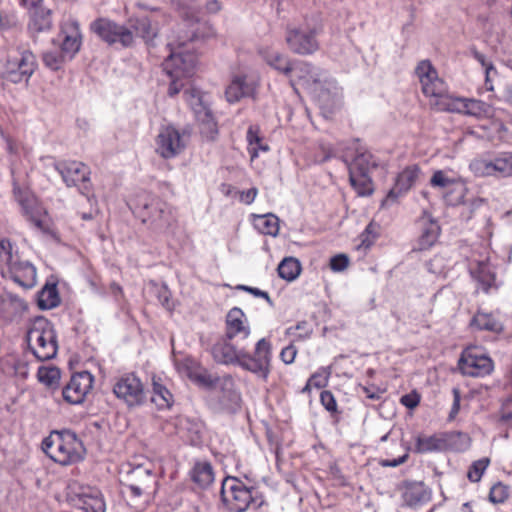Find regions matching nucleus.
<instances>
[{
	"mask_svg": "<svg viewBox=\"0 0 512 512\" xmlns=\"http://www.w3.org/2000/svg\"><path fill=\"white\" fill-rule=\"evenodd\" d=\"M231 341L232 339L225 336L216 341L211 347L213 359L223 365H238L266 382L271 373V343L266 338H261L250 354L242 349L238 350Z\"/></svg>",
	"mask_w": 512,
	"mask_h": 512,
	"instance_id": "obj_1",
	"label": "nucleus"
},
{
	"mask_svg": "<svg viewBox=\"0 0 512 512\" xmlns=\"http://www.w3.org/2000/svg\"><path fill=\"white\" fill-rule=\"evenodd\" d=\"M44 453L61 465L76 463L83 458L84 447L74 432H52L42 443Z\"/></svg>",
	"mask_w": 512,
	"mask_h": 512,
	"instance_id": "obj_2",
	"label": "nucleus"
},
{
	"mask_svg": "<svg viewBox=\"0 0 512 512\" xmlns=\"http://www.w3.org/2000/svg\"><path fill=\"white\" fill-rule=\"evenodd\" d=\"M29 349L40 361L54 358L57 354L58 343L53 324L44 317H36L26 335Z\"/></svg>",
	"mask_w": 512,
	"mask_h": 512,
	"instance_id": "obj_3",
	"label": "nucleus"
},
{
	"mask_svg": "<svg viewBox=\"0 0 512 512\" xmlns=\"http://www.w3.org/2000/svg\"><path fill=\"white\" fill-rule=\"evenodd\" d=\"M222 500L232 512H245L251 506L260 507L263 503L257 497V491L246 487L242 481L228 477L222 483Z\"/></svg>",
	"mask_w": 512,
	"mask_h": 512,
	"instance_id": "obj_4",
	"label": "nucleus"
},
{
	"mask_svg": "<svg viewBox=\"0 0 512 512\" xmlns=\"http://www.w3.org/2000/svg\"><path fill=\"white\" fill-rule=\"evenodd\" d=\"M416 74L423 93L430 98V105L438 111H445L453 95L448 93L445 81L434 66H417Z\"/></svg>",
	"mask_w": 512,
	"mask_h": 512,
	"instance_id": "obj_5",
	"label": "nucleus"
},
{
	"mask_svg": "<svg viewBox=\"0 0 512 512\" xmlns=\"http://www.w3.org/2000/svg\"><path fill=\"white\" fill-rule=\"evenodd\" d=\"M319 32L320 27L308 20L289 25L286 29V43L292 52L300 55H310L319 48L317 40Z\"/></svg>",
	"mask_w": 512,
	"mask_h": 512,
	"instance_id": "obj_6",
	"label": "nucleus"
},
{
	"mask_svg": "<svg viewBox=\"0 0 512 512\" xmlns=\"http://www.w3.org/2000/svg\"><path fill=\"white\" fill-rule=\"evenodd\" d=\"M142 220L156 232L167 233L176 223L173 207L159 198H149L143 203Z\"/></svg>",
	"mask_w": 512,
	"mask_h": 512,
	"instance_id": "obj_7",
	"label": "nucleus"
},
{
	"mask_svg": "<svg viewBox=\"0 0 512 512\" xmlns=\"http://www.w3.org/2000/svg\"><path fill=\"white\" fill-rule=\"evenodd\" d=\"M14 198L21 208L22 216L35 228L45 231L48 228V214L38 198L29 190L19 186L13 188Z\"/></svg>",
	"mask_w": 512,
	"mask_h": 512,
	"instance_id": "obj_8",
	"label": "nucleus"
},
{
	"mask_svg": "<svg viewBox=\"0 0 512 512\" xmlns=\"http://www.w3.org/2000/svg\"><path fill=\"white\" fill-rule=\"evenodd\" d=\"M189 133L178 130L174 126L161 128L156 138V152L165 159L174 158L180 154L189 141Z\"/></svg>",
	"mask_w": 512,
	"mask_h": 512,
	"instance_id": "obj_9",
	"label": "nucleus"
},
{
	"mask_svg": "<svg viewBox=\"0 0 512 512\" xmlns=\"http://www.w3.org/2000/svg\"><path fill=\"white\" fill-rule=\"evenodd\" d=\"M67 187H78L83 195L90 191V170L82 162L60 161L53 163Z\"/></svg>",
	"mask_w": 512,
	"mask_h": 512,
	"instance_id": "obj_10",
	"label": "nucleus"
},
{
	"mask_svg": "<svg viewBox=\"0 0 512 512\" xmlns=\"http://www.w3.org/2000/svg\"><path fill=\"white\" fill-rule=\"evenodd\" d=\"M113 393L129 407L139 406L145 400L143 384L133 373H127L118 377L113 385Z\"/></svg>",
	"mask_w": 512,
	"mask_h": 512,
	"instance_id": "obj_11",
	"label": "nucleus"
},
{
	"mask_svg": "<svg viewBox=\"0 0 512 512\" xmlns=\"http://www.w3.org/2000/svg\"><path fill=\"white\" fill-rule=\"evenodd\" d=\"M458 368L465 376L484 377L493 371L494 364L489 356L474 348H468L463 351L458 361Z\"/></svg>",
	"mask_w": 512,
	"mask_h": 512,
	"instance_id": "obj_12",
	"label": "nucleus"
},
{
	"mask_svg": "<svg viewBox=\"0 0 512 512\" xmlns=\"http://www.w3.org/2000/svg\"><path fill=\"white\" fill-rule=\"evenodd\" d=\"M92 30L109 44L120 43L124 47L133 44V33L130 29L107 19H98L91 25Z\"/></svg>",
	"mask_w": 512,
	"mask_h": 512,
	"instance_id": "obj_13",
	"label": "nucleus"
},
{
	"mask_svg": "<svg viewBox=\"0 0 512 512\" xmlns=\"http://www.w3.org/2000/svg\"><path fill=\"white\" fill-rule=\"evenodd\" d=\"M94 377L88 371L72 375L70 381L63 388L62 394L66 402L77 405L83 403L87 394L93 387Z\"/></svg>",
	"mask_w": 512,
	"mask_h": 512,
	"instance_id": "obj_14",
	"label": "nucleus"
},
{
	"mask_svg": "<svg viewBox=\"0 0 512 512\" xmlns=\"http://www.w3.org/2000/svg\"><path fill=\"white\" fill-rule=\"evenodd\" d=\"M420 173L421 170L417 165L407 166L403 171H401L396 178L393 188L384 199L383 204L389 205L390 203L395 202L399 197L406 194L415 184Z\"/></svg>",
	"mask_w": 512,
	"mask_h": 512,
	"instance_id": "obj_15",
	"label": "nucleus"
},
{
	"mask_svg": "<svg viewBox=\"0 0 512 512\" xmlns=\"http://www.w3.org/2000/svg\"><path fill=\"white\" fill-rule=\"evenodd\" d=\"M350 150H353L354 154L347 152L344 156L349 173H370V170L375 166L372 155L364 147L360 146L358 140L352 142Z\"/></svg>",
	"mask_w": 512,
	"mask_h": 512,
	"instance_id": "obj_16",
	"label": "nucleus"
},
{
	"mask_svg": "<svg viewBox=\"0 0 512 512\" xmlns=\"http://www.w3.org/2000/svg\"><path fill=\"white\" fill-rule=\"evenodd\" d=\"M250 335L247 318L240 308H232L226 316L225 337L228 339H246Z\"/></svg>",
	"mask_w": 512,
	"mask_h": 512,
	"instance_id": "obj_17",
	"label": "nucleus"
},
{
	"mask_svg": "<svg viewBox=\"0 0 512 512\" xmlns=\"http://www.w3.org/2000/svg\"><path fill=\"white\" fill-rule=\"evenodd\" d=\"M64 34L61 44V62L71 61L81 46V35L76 22H68L62 27Z\"/></svg>",
	"mask_w": 512,
	"mask_h": 512,
	"instance_id": "obj_18",
	"label": "nucleus"
},
{
	"mask_svg": "<svg viewBox=\"0 0 512 512\" xmlns=\"http://www.w3.org/2000/svg\"><path fill=\"white\" fill-rule=\"evenodd\" d=\"M258 86L256 76H236L226 89L225 95L230 103L239 101L244 96L252 95Z\"/></svg>",
	"mask_w": 512,
	"mask_h": 512,
	"instance_id": "obj_19",
	"label": "nucleus"
},
{
	"mask_svg": "<svg viewBox=\"0 0 512 512\" xmlns=\"http://www.w3.org/2000/svg\"><path fill=\"white\" fill-rule=\"evenodd\" d=\"M499 162V153L484 154L473 159L469 168L478 177L502 178Z\"/></svg>",
	"mask_w": 512,
	"mask_h": 512,
	"instance_id": "obj_20",
	"label": "nucleus"
},
{
	"mask_svg": "<svg viewBox=\"0 0 512 512\" xmlns=\"http://www.w3.org/2000/svg\"><path fill=\"white\" fill-rule=\"evenodd\" d=\"M75 505L85 512H105L106 503L102 493L95 487H83L77 494Z\"/></svg>",
	"mask_w": 512,
	"mask_h": 512,
	"instance_id": "obj_21",
	"label": "nucleus"
},
{
	"mask_svg": "<svg viewBox=\"0 0 512 512\" xmlns=\"http://www.w3.org/2000/svg\"><path fill=\"white\" fill-rule=\"evenodd\" d=\"M7 273L8 276L19 286L30 289L37 283V272L35 266L29 261H20L9 271H5L2 267V274Z\"/></svg>",
	"mask_w": 512,
	"mask_h": 512,
	"instance_id": "obj_22",
	"label": "nucleus"
},
{
	"mask_svg": "<svg viewBox=\"0 0 512 512\" xmlns=\"http://www.w3.org/2000/svg\"><path fill=\"white\" fill-rule=\"evenodd\" d=\"M134 482L126 485V492L133 498L150 494L156 485L155 477L150 470L137 468L133 471Z\"/></svg>",
	"mask_w": 512,
	"mask_h": 512,
	"instance_id": "obj_23",
	"label": "nucleus"
},
{
	"mask_svg": "<svg viewBox=\"0 0 512 512\" xmlns=\"http://www.w3.org/2000/svg\"><path fill=\"white\" fill-rule=\"evenodd\" d=\"M445 111L480 117L488 112V106L480 100L453 96Z\"/></svg>",
	"mask_w": 512,
	"mask_h": 512,
	"instance_id": "obj_24",
	"label": "nucleus"
},
{
	"mask_svg": "<svg viewBox=\"0 0 512 512\" xmlns=\"http://www.w3.org/2000/svg\"><path fill=\"white\" fill-rule=\"evenodd\" d=\"M178 433L186 437L191 444L196 445L201 441L204 425L201 421L181 417L178 419Z\"/></svg>",
	"mask_w": 512,
	"mask_h": 512,
	"instance_id": "obj_25",
	"label": "nucleus"
},
{
	"mask_svg": "<svg viewBox=\"0 0 512 512\" xmlns=\"http://www.w3.org/2000/svg\"><path fill=\"white\" fill-rule=\"evenodd\" d=\"M133 35L141 37L147 45H153L154 39L157 37L158 28L153 25L148 17L136 18L130 21L129 28Z\"/></svg>",
	"mask_w": 512,
	"mask_h": 512,
	"instance_id": "obj_26",
	"label": "nucleus"
},
{
	"mask_svg": "<svg viewBox=\"0 0 512 512\" xmlns=\"http://www.w3.org/2000/svg\"><path fill=\"white\" fill-rule=\"evenodd\" d=\"M470 272L485 293H488L490 288L494 286L495 274L487 262L479 261L475 265H471Z\"/></svg>",
	"mask_w": 512,
	"mask_h": 512,
	"instance_id": "obj_27",
	"label": "nucleus"
},
{
	"mask_svg": "<svg viewBox=\"0 0 512 512\" xmlns=\"http://www.w3.org/2000/svg\"><path fill=\"white\" fill-rule=\"evenodd\" d=\"M470 325L475 329L493 333H500L503 330V324L493 313L482 311H478L473 316Z\"/></svg>",
	"mask_w": 512,
	"mask_h": 512,
	"instance_id": "obj_28",
	"label": "nucleus"
},
{
	"mask_svg": "<svg viewBox=\"0 0 512 512\" xmlns=\"http://www.w3.org/2000/svg\"><path fill=\"white\" fill-rule=\"evenodd\" d=\"M151 401L161 410L168 409L173 403V395L162 383L161 379H152Z\"/></svg>",
	"mask_w": 512,
	"mask_h": 512,
	"instance_id": "obj_29",
	"label": "nucleus"
},
{
	"mask_svg": "<svg viewBox=\"0 0 512 512\" xmlns=\"http://www.w3.org/2000/svg\"><path fill=\"white\" fill-rule=\"evenodd\" d=\"M0 261L6 267V271H9L18 262L22 261L17 246L9 239H0Z\"/></svg>",
	"mask_w": 512,
	"mask_h": 512,
	"instance_id": "obj_30",
	"label": "nucleus"
},
{
	"mask_svg": "<svg viewBox=\"0 0 512 512\" xmlns=\"http://www.w3.org/2000/svg\"><path fill=\"white\" fill-rule=\"evenodd\" d=\"M30 22L29 28L33 31L42 32L49 30L52 26L51 10L40 7L35 10H29Z\"/></svg>",
	"mask_w": 512,
	"mask_h": 512,
	"instance_id": "obj_31",
	"label": "nucleus"
},
{
	"mask_svg": "<svg viewBox=\"0 0 512 512\" xmlns=\"http://www.w3.org/2000/svg\"><path fill=\"white\" fill-rule=\"evenodd\" d=\"M37 303L40 309L49 310L57 307L60 297L55 284L45 285L38 293Z\"/></svg>",
	"mask_w": 512,
	"mask_h": 512,
	"instance_id": "obj_32",
	"label": "nucleus"
},
{
	"mask_svg": "<svg viewBox=\"0 0 512 512\" xmlns=\"http://www.w3.org/2000/svg\"><path fill=\"white\" fill-rule=\"evenodd\" d=\"M246 138L248 141V151L252 161L258 157L260 151H269V146L262 142L259 135V128L257 126H250L248 128Z\"/></svg>",
	"mask_w": 512,
	"mask_h": 512,
	"instance_id": "obj_33",
	"label": "nucleus"
},
{
	"mask_svg": "<svg viewBox=\"0 0 512 512\" xmlns=\"http://www.w3.org/2000/svg\"><path fill=\"white\" fill-rule=\"evenodd\" d=\"M196 118L199 122L200 132L203 137L209 141L215 140L218 135V126L211 111H206L196 116Z\"/></svg>",
	"mask_w": 512,
	"mask_h": 512,
	"instance_id": "obj_34",
	"label": "nucleus"
},
{
	"mask_svg": "<svg viewBox=\"0 0 512 512\" xmlns=\"http://www.w3.org/2000/svg\"><path fill=\"white\" fill-rule=\"evenodd\" d=\"M189 66H171L170 69L166 70L167 75L171 78V83L168 89V94L174 96L180 92L184 86V82L181 80L182 76L189 77L190 71L186 68Z\"/></svg>",
	"mask_w": 512,
	"mask_h": 512,
	"instance_id": "obj_35",
	"label": "nucleus"
},
{
	"mask_svg": "<svg viewBox=\"0 0 512 512\" xmlns=\"http://www.w3.org/2000/svg\"><path fill=\"white\" fill-rule=\"evenodd\" d=\"M192 479L201 487L209 486L214 480L212 466L207 462L195 464L192 470Z\"/></svg>",
	"mask_w": 512,
	"mask_h": 512,
	"instance_id": "obj_36",
	"label": "nucleus"
},
{
	"mask_svg": "<svg viewBox=\"0 0 512 512\" xmlns=\"http://www.w3.org/2000/svg\"><path fill=\"white\" fill-rule=\"evenodd\" d=\"M255 227L262 234L276 236L279 232V219L273 214L259 215L255 218Z\"/></svg>",
	"mask_w": 512,
	"mask_h": 512,
	"instance_id": "obj_37",
	"label": "nucleus"
},
{
	"mask_svg": "<svg viewBox=\"0 0 512 512\" xmlns=\"http://www.w3.org/2000/svg\"><path fill=\"white\" fill-rule=\"evenodd\" d=\"M370 173H349L351 186L356 190L358 195L366 196L373 192L372 180Z\"/></svg>",
	"mask_w": 512,
	"mask_h": 512,
	"instance_id": "obj_38",
	"label": "nucleus"
},
{
	"mask_svg": "<svg viewBox=\"0 0 512 512\" xmlns=\"http://www.w3.org/2000/svg\"><path fill=\"white\" fill-rule=\"evenodd\" d=\"M301 272L300 262L293 257L283 259L278 265V274L287 281L295 280Z\"/></svg>",
	"mask_w": 512,
	"mask_h": 512,
	"instance_id": "obj_39",
	"label": "nucleus"
},
{
	"mask_svg": "<svg viewBox=\"0 0 512 512\" xmlns=\"http://www.w3.org/2000/svg\"><path fill=\"white\" fill-rule=\"evenodd\" d=\"M444 445L443 440L433 436L419 435L416 437L415 452L417 453H429L439 451Z\"/></svg>",
	"mask_w": 512,
	"mask_h": 512,
	"instance_id": "obj_40",
	"label": "nucleus"
},
{
	"mask_svg": "<svg viewBox=\"0 0 512 512\" xmlns=\"http://www.w3.org/2000/svg\"><path fill=\"white\" fill-rule=\"evenodd\" d=\"M37 378L48 388H56L59 385L61 372L55 366H41L38 369Z\"/></svg>",
	"mask_w": 512,
	"mask_h": 512,
	"instance_id": "obj_41",
	"label": "nucleus"
},
{
	"mask_svg": "<svg viewBox=\"0 0 512 512\" xmlns=\"http://www.w3.org/2000/svg\"><path fill=\"white\" fill-rule=\"evenodd\" d=\"M440 227L434 221H428L423 226L422 234L419 239L420 249L430 248L438 239Z\"/></svg>",
	"mask_w": 512,
	"mask_h": 512,
	"instance_id": "obj_42",
	"label": "nucleus"
},
{
	"mask_svg": "<svg viewBox=\"0 0 512 512\" xmlns=\"http://www.w3.org/2000/svg\"><path fill=\"white\" fill-rule=\"evenodd\" d=\"M186 95L188 97V101L194 111L195 116L203 114L210 109L207 106L204 95L200 90L195 87H192L191 91H187Z\"/></svg>",
	"mask_w": 512,
	"mask_h": 512,
	"instance_id": "obj_43",
	"label": "nucleus"
},
{
	"mask_svg": "<svg viewBox=\"0 0 512 512\" xmlns=\"http://www.w3.org/2000/svg\"><path fill=\"white\" fill-rule=\"evenodd\" d=\"M197 38L196 34L192 33V52L190 53V50H182L180 47L179 51L170 50L167 58H174L178 57L181 61V64H195L198 61V53L195 47V39Z\"/></svg>",
	"mask_w": 512,
	"mask_h": 512,
	"instance_id": "obj_44",
	"label": "nucleus"
},
{
	"mask_svg": "<svg viewBox=\"0 0 512 512\" xmlns=\"http://www.w3.org/2000/svg\"><path fill=\"white\" fill-rule=\"evenodd\" d=\"M330 368H321L317 372H315L308 380L306 386L303 391L310 390L311 387L322 388L328 384V380L330 377Z\"/></svg>",
	"mask_w": 512,
	"mask_h": 512,
	"instance_id": "obj_45",
	"label": "nucleus"
},
{
	"mask_svg": "<svg viewBox=\"0 0 512 512\" xmlns=\"http://www.w3.org/2000/svg\"><path fill=\"white\" fill-rule=\"evenodd\" d=\"M456 182L457 180L449 177L446 171L436 170L434 171L429 183L433 188L446 189L454 185Z\"/></svg>",
	"mask_w": 512,
	"mask_h": 512,
	"instance_id": "obj_46",
	"label": "nucleus"
},
{
	"mask_svg": "<svg viewBox=\"0 0 512 512\" xmlns=\"http://www.w3.org/2000/svg\"><path fill=\"white\" fill-rule=\"evenodd\" d=\"M187 377L206 388L215 386L217 382V378L207 371H188Z\"/></svg>",
	"mask_w": 512,
	"mask_h": 512,
	"instance_id": "obj_47",
	"label": "nucleus"
},
{
	"mask_svg": "<svg viewBox=\"0 0 512 512\" xmlns=\"http://www.w3.org/2000/svg\"><path fill=\"white\" fill-rule=\"evenodd\" d=\"M23 66H12V69L2 73L3 78L12 83H19L22 80L28 81L33 74V70H22Z\"/></svg>",
	"mask_w": 512,
	"mask_h": 512,
	"instance_id": "obj_48",
	"label": "nucleus"
},
{
	"mask_svg": "<svg viewBox=\"0 0 512 512\" xmlns=\"http://www.w3.org/2000/svg\"><path fill=\"white\" fill-rule=\"evenodd\" d=\"M490 460L488 458H482L473 463L468 471V479L472 482L480 481L484 471L488 467Z\"/></svg>",
	"mask_w": 512,
	"mask_h": 512,
	"instance_id": "obj_49",
	"label": "nucleus"
},
{
	"mask_svg": "<svg viewBox=\"0 0 512 512\" xmlns=\"http://www.w3.org/2000/svg\"><path fill=\"white\" fill-rule=\"evenodd\" d=\"M509 496L508 487L502 483L492 486L489 493V499L493 503H503Z\"/></svg>",
	"mask_w": 512,
	"mask_h": 512,
	"instance_id": "obj_50",
	"label": "nucleus"
},
{
	"mask_svg": "<svg viewBox=\"0 0 512 512\" xmlns=\"http://www.w3.org/2000/svg\"><path fill=\"white\" fill-rule=\"evenodd\" d=\"M499 160L502 178L512 177V152H499Z\"/></svg>",
	"mask_w": 512,
	"mask_h": 512,
	"instance_id": "obj_51",
	"label": "nucleus"
},
{
	"mask_svg": "<svg viewBox=\"0 0 512 512\" xmlns=\"http://www.w3.org/2000/svg\"><path fill=\"white\" fill-rule=\"evenodd\" d=\"M259 54L262 56L263 61L266 64L271 65L276 62H282L285 60L284 54L280 53L278 50L274 48H263L259 50Z\"/></svg>",
	"mask_w": 512,
	"mask_h": 512,
	"instance_id": "obj_52",
	"label": "nucleus"
},
{
	"mask_svg": "<svg viewBox=\"0 0 512 512\" xmlns=\"http://www.w3.org/2000/svg\"><path fill=\"white\" fill-rule=\"evenodd\" d=\"M20 24L18 15L15 12H0V30H10L17 28Z\"/></svg>",
	"mask_w": 512,
	"mask_h": 512,
	"instance_id": "obj_53",
	"label": "nucleus"
},
{
	"mask_svg": "<svg viewBox=\"0 0 512 512\" xmlns=\"http://www.w3.org/2000/svg\"><path fill=\"white\" fill-rule=\"evenodd\" d=\"M320 402L323 407L330 413H337V402L332 392L325 390L320 394Z\"/></svg>",
	"mask_w": 512,
	"mask_h": 512,
	"instance_id": "obj_54",
	"label": "nucleus"
},
{
	"mask_svg": "<svg viewBox=\"0 0 512 512\" xmlns=\"http://www.w3.org/2000/svg\"><path fill=\"white\" fill-rule=\"evenodd\" d=\"M349 265V258L345 254H338L330 259V268L334 272L344 271Z\"/></svg>",
	"mask_w": 512,
	"mask_h": 512,
	"instance_id": "obj_55",
	"label": "nucleus"
},
{
	"mask_svg": "<svg viewBox=\"0 0 512 512\" xmlns=\"http://www.w3.org/2000/svg\"><path fill=\"white\" fill-rule=\"evenodd\" d=\"M17 53L20 55V58L14 59V64H35L34 55L29 49L25 47H20L17 49Z\"/></svg>",
	"mask_w": 512,
	"mask_h": 512,
	"instance_id": "obj_56",
	"label": "nucleus"
},
{
	"mask_svg": "<svg viewBox=\"0 0 512 512\" xmlns=\"http://www.w3.org/2000/svg\"><path fill=\"white\" fill-rule=\"evenodd\" d=\"M296 355H297L296 347L294 345H288L281 350L280 359L285 364H291L294 362Z\"/></svg>",
	"mask_w": 512,
	"mask_h": 512,
	"instance_id": "obj_57",
	"label": "nucleus"
},
{
	"mask_svg": "<svg viewBox=\"0 0 512 512\" xmlns=\"http://www.w3.org/2000/svg\"><path fill=\"white\" fill-rule=\"evenodd\" d=\"M452 394H453V404L451 407V411L449 413V417H448L449 420H453L460 410V401H461L460 389L456 388V387L453 388Z\"/></svg>",
	"mask_w": 512,
	"mask_h": 512,
	"instance_id": "obj_58",
	"label": "nucleus"
},
{
	"mask_svg": "<svg viewBox=\"0 0 512 512\" xmlns=\"http://www.w3.org/2000/svg\"><path fill=\"white\" fill-rule=\"evenodd\" d=\"M177 370L184 376H187L188 371H196L195 362L190 358H185L176 363Z\"/></svg>",
	"mask_w": 512,
	"mask_h": 512,
	"instance_id": "obj_59",
	"label": "nucleus"
},
{
	"mask_svg": "<svg viewBox=\"0 0 512 512\" xmlns=\"http://www.w3.org/2000/svg\"><path fill=\"white\" fill-rule=\"evenodd\" d=\"M237 288L240 289V290L247 291V292L253 294L256 297H262L269 304H272V301H271V298H270L269 294L267 292H265V291H262V290H260L258 288H255V287H250V286H245V285H239Z\"/></svg>",
	"mask_w": 512,
	"mask_h": 512,
	"instance_id": "obj_60",
	"label": "nucleus"
},
{
	"mask_svg": "<svg viewBox=\"0 0 512 512\" xmlns=\"http://www.w3.org/2000/svg\"><path fill=\"white\" fill-rule=\"evenodd\" d=\"M401 403L405 407L413 409L419 404V396L417 394H406L401 397Z\"/></svg>",
	"mask_w": 512,
	"mask_h": 512,
	"instance_id": "obj_61",
	"label": "nucleus"
},
{
	"mask_svg": "<svg viewBox=\"0 0 512 512\" xmlns=\"http://www.w3.org/2000/svg\"><path fill=\"white\" fill-rule=\"evenodd\" d=\"M257 193L258 191L256 188H251L246 191H243L240 194V201L245 204H251L255 200Z\"/></svg>",
	"mask_w": 512,
	"mask_h": 512,
	"instance_id": "obj_62",
	"label": "nucleus"
},
{
	"mask_svg": "<svg viewBox=\"0 0 512 512\" xmlns=\"http://www.w3.org/2000/svg\"><path fill=\"white\" fill-rule=\"evenodd\" d=\"M408 459V454H404L403 456L397 458V459H393V460H384L382 462V466L384 467H397L403 463H405Z\"/></svg>",
	"mask_w": 512,
	"mask_h": 512,
	"instance_id": "obj_63",
	"label": "nucleus"
},
{
	"mask_svg": "<svg viewBox=\"0 0 512 512\" xmlns=\"http://www.w3.org/2000/svg\"><path fill=\"white\" fill-rule=\"evenodd\" d=\"M205 8L208 13L215 14L221 10V4L218 0H209Z\"/></svg>",
	"mask_w": 512,
	"mask_h": 512,
	"instance_id": "obj_64",
	"label": "nucleus"
}]
</instances>
